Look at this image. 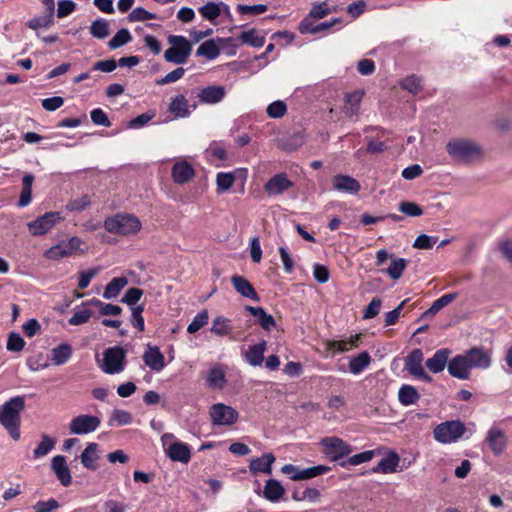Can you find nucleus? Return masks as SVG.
Returning a JSON list of instances; mask_svg holds the SVG:
<instances>
[{"label":"nucleus","mask_w":512,"mask_h":512,"mask_svg":"<svg viewBox=\"0 0 512 512\" xmlns=\"http://www.w3.org/2000/svg\"><path fill=\"white\" fill-rule=\"evenodd\" d=\"M24 408L25 400L22 396L12 397L0 406V423L16 441L20 439V413Z\"/></svg>","instance_id":"nucleus-1"},{"label":"nucleus","mask_w":512,"mask_h":512,"mask_svg":"<svg viewBox=\"0 0 512 512\" xmlns=\"http://www.w3.org/2000/svg\"><path fill=\"white\" fill-rule=\"evenodd\" d=\"M141 227V221L128 213H119L107 217L104 221V228L107 232L122 236L135 235L141 230Z\"/></svg>","instance_id":"nucleus-2"},{"label":"nucleus","mask_w":512,"mask_h":512,"mask_svg":"<svg viewBox=\"0 0 512 512\" xmlns=\"http://www.w3.org/2000/svg\"><path fill=\"white\" fill-rule=\"evenodd\" d=\"M87 250L88 246L85 242L80 237L73 236L47 249L44 256L50 260H60L77 254H85Z\"/></svg>","instance_id":"nucleus-3"},{"label":"nucleus","mask_w":512,"mask_h":512,"mask_svg":"<svg viewBox=\"0 0 512 512\" xmlns=\"http://www.w3.org/2000/svg\"><path fill=\"white\" fill-rule=\"evenodd\" d=\"M482 156V149L468 140L457 139L450 142V158L453 161L470 163L481 159Z\"/></svg>","instance_id":"nucleus-4"},{"label":"nucleus","mask_w":512,"mask_h":512,"mask_svg":"<svg viewBox=\"0 0 512 512\" xmlns=\"http://www.w3.org/2000/svg\"><path fill=\"white\" fill-rule=\"evenodd\" d=\"M170 48L164 52V59L174 64H184L192 52V44L184 37L169 35Z\"/></svg>","instance_id":"nucleus-5"},{"label":"nucleus","mask_w":512,"mask_h":512,"mask_svg":"<svg viewBox=\"0 0 512 512\" xmlns=\"http://www.w3.org/2000/svg\"><path fill=\"white\" fill-rule=\"evenodd\" d=\"M484 443L493 455L500 456L508 446V436L498 424L494 423L487 430Z\"/></svg>","instance_id":"nucleus-6"},{"label":"nucleus","mask_w":512,"mask_h":512,"mask_svg":"<svg viewBox=\"0 0 512 512\" xmlns=\"http://www.w3.org/2000/svg\"><path fill=\"white\" fill-rule=\"evenodd\" d=\"M209 415L212 425L230 426L237 422L239 414L231 406L216 403L210 407Z\"/></svg>","instance_id":"nucleus-7"},{"label":"nucleus","mask_w":512,"mask_h":512,"mask_svg":"<svg viewBox=\"0 0 512 512\" xmlns=\"http://www.w3.org/2000/svg\"><path fill=\"white\" fill-rule=\"evenodd\" d=\"M125 351L121 347H112L103 354V362L100 365L106 374H117L123 371Z\"/></svg>","instance_id":"nucleus-8"},{"label":"nucleus","mask_w":512,"mask_h":512,"mask_svg":"<svg viewBox=\"0 0 512 512\" xmlns=\"http://www.w3.org/2000/svg\"><path fill=\"white\" fill-rule=\"evenodd\" d=\"M64 220L60 212H47L27 224L30 233L34 236L49 232L54 226Z\"/></svg>","instance_id":"nucleus-9"},{"label":"nucleus","mask_w":512,"mask_h":512,"mask_svg":"<svg viewBox=\"0 0 512 512\" xmlns=\"http://www.w3.org/2000/svg\"><path fill=\"white\" fill-rule=\"evenodd\" d=\"M320 444L331 461H338L352 452V448L338 437H325Z\"/></svg>","instance_id":"nucleus-10"},{"label":"nucleus","mask_w":512,"mask_h":512,"mask_svg":"<svg viewBox=\"0 0 512 512\" xmlns=\"http://www.w3.org/2000/svg\"><path fill=\"white\" fill-rule=\"evenodd\" d=\"M100 423V418L97 416L81 414L71 420L69 430L74 435L89 434L97 430Z\"/></svg>","instance_id":"nucleus-11"},{"label":"nucleus","mask_w":512,"mask_h":512,"mask_svg":"<svg viewBox=\"0 0 512 512\" xmlns=\"http://www.w3.org/2000/svg\"><path fill=\"white\" fill-rule=\"evenodd\" d=\"M424 354L421 349H414L405 360L406 370L414 377L420 378L425 381H430V376L425 372L422 362Z\"/></svg>","instance_id":"nucleus-12"},{"label":"nucleus","mask_w":512,"mask_h":512,"mask_svg":"<svg viewBox=\"0 0 512 512\" xmlns=\"http://www.w3.org/2000/svg\"><path fill=\"white\" fill-rule=\"evenodd\" d=\"M293 186L285 173H279L270 178L264 185V190L269 196H278Z\"/></svg>","instance_id":"nucleus-13"},{"label":"nucleus","mask_w":512,"mask_h":512,"mask_svg":"<svg viewBox=\"0 0 512 512\" xmlns=\"http://www.w3.org/2000/svg\"><path fill=\"white\" fill-rule=\"evenodd\" d=\"M332 185L335 190L348 194H357L361 189L360 183L355 178L343 174L333 176Z\"/></svg>","instance_id":"nucleus-14"},{"label":"nucleus","mask_w":512,"mask_h":512,"mask_svg":"<svg viewBox=\"0 0 512 512\" xmlns=\"http://www.w3.org/2000/svg\"><path fill=\"white\" fill-rule=\"evenodd\" d=\"M144 363L153 371L159 372L165 367V357L157 346L147 345L143 354Z\"/></svg>","instance_id":"nucleus-15"},{"label":"nucleus","mask_w":512,"mask_h":512,"mask_svg":"<svg viewBox=\"0 0 512 512\" xmlns=\"http://www.w3.org/2000/svg\"><path fill=\"white\" fill-rule=\"evenodd\" d=\"M471 368L488 369L491 366V353L483 348H472L465 353Z\"/></svg>","instance_id":"nucleus-16"},{"label":"nucleus","mask_w":512,"mask_h":512,"mask_svg":"<svg viewBox=\"0 0 512 512\" xmlns=\"http://www.w3.org/2000/svg\"><path fill=\"white\" fill-rule=\"evenodd\" d=\"M51 468L63 486L67 487L71 484L72 477L64 456H54L51 461Z\"/></svg>","instance_id":"nucleus-17"},{"label":"nucleus","mask_w":512,"mask_h":512,"mask_svg":"<svg viewBox=\"0 0 512 512\" xmlns=\"http://www.w3.org/2000/svg\"><path fill=\"white\" fill-rule=\"evenodd\" d=\"M471 366L465 354L458 355L450 360V375L459 379H468Z\"/></svg>","instance_id":"nucleus-18"},{"label":"nucleus","mask_w":512,"mask_h":512,"mask_svg":"<svg viewBox=\"0 0 512 512\" xmlns=\"http://www.w3.org/2000/svg\"><path fill=\"white\" fill-rule=\"evenodd\" d=\"M201 16L209 21H214L218 18L221 13L230 15V9L228 5L223 2H207L205 5L199 8Z\"/></svg>","instance_id":"nucleus-19"},{"label":"nucleus","mask_w":512,"mask_h":512,"mask_svg":"<svg viewBox=\"0 0 512 512\" xmlns=\"http://www.w3.org/2000/svg\"><path fill=\"white\" fill-rule=\"evenodd\" d=\"M194 176V169L186 161L176 162L172 169V178L175 183L183 184L191 180Z\"/></svg>","instance_id":"nucleus-20"},{"label":"nucleus","mask_w":512,"mask_h":512,"mask_svg":"<svg viewBox=\"0 0 512 512\" xmlns=\"http://www.w3.org/2000/svg\"><path fill=\"white\" fill-rule=\"evenodd\" d=\"M225 88L223 86H207L201 90L198 97L200 102L205 104L219 103L225 96Z\"/></svg>","instance_id":"nucleus-21"},{"label":"nucleus","mask_w":512,"mask_h":512,"mask_svg":"<svg viewBox=\"0 0 512 512\" xmlns=\"http://www.w3.org/2000/svg\"><path fill=\"white\" fill-rule=\"evenodd\" d=\"M231 282L235 290L243 297H247L255 301L259 300L258 294L246 278L234 275L231 278Z\"/></svg>","instance_id":"nucleus-22"},{"label":"nucleus","mask_w":512,"mask_h":512,"mask_svg":"<svg viewBox=\"0 0 512 512\" xmlns=\"http://www.w3.org/2000/svg\"><path fill=\"white\" fill-rule=\"evenodd\" d=\"M99 459V446L97 443H89L80 455L82 465L90 470L97 469Z\"/></svg>","instance_id":"nucleus-23"},{"label":"nucleus","mask_w":512,"mask_h":512,"mask_svg":"<svg viewBox=\"0 0 512 512\" xmlns=\"http://www.w3.org/2000/svg\"><path fill=\"white\" fill-rule=\"evenodd\" d=\"M472 428H467L460 420H450V442H457L462 438H470L474 433V424Z\"/></svg>","instance_id":"nucleus-24"},{"label":"nucleus","mask_w":512,"mask_h":512,"mask_svg":"<svg viewBox=\"0 0 512 512\" xmlns=\"http://www.w3.org/2000/svg\"><path fill=\"white\" fill-rule=\"evenodd\" d=\"M167 455L171 460L182 463H187L191 456L189 447L181 442H175L169 445Z\"/></svg>","instance_id":"nucleus-25"},{"label":"nucleus","mask_w":512,"mask_h":512,"mask_svg":"<svg viewBox=\"0 0 512 512\" xmlns=\"http://www.w3.org/2000/svg\"><path fill=\"white\" fill-rule=\"evenodd\" d=\"M246 310L257 318V323L264 330L270 331L275 327L276 323L273 316L266 313V311L262 307L246 306Z\"/></svg>","instance_id":"nucleus-26"},{"label":"nucleus","mask_w":512,"mask_h":512,"mask_svg":"<svg viewBox=\"0 0 512 512\" xmlns=\"http://www.w3.org/2000/svg\"><path fill=\"white\" fill-rule=\"evenodd\" d=\"M448 362V349H440L436 351L433 357L426 361V367L432 373L441 372Z\"/></svg>","instance_id":"nucleus-27"},{"label":"nucleus","mask_w":512,"mask_h":512,"mask_svg":"<svg viewBox=\"0 0 512 512\" xmlns=\"http://www.w3.org/2000/svg\"><path fill=\"white\" fill-rule=\"evenodd\" d=\"M206 381L209 388L222 390L226 385L225 371L220 366L211 368Z\"/></svg>","instance_id":"nucleus-28"},{"label":"nucleus","mask_w":512,"mask_h":512,"mask_svg":"<svg viewBox=\"0 0 512 512\" xmlns=\"http://www.w3.org/2000/svg\"><path fill=\"white\" fill-rule=\"evenodd\" d=\"M275 461V457L271 453L263 454L261 457L253 459L250 462V470L254 473L262 472L266 474L271 473V466Z\"/></svg>","instance_id":"nucleus-29"},{"label":"nucleus","mask_w":512,"mask_h":512,"mask_svg":"<svg viewBox=\"0 0 512 512\" xmlns=\"http://www.w3.org/2000/svg\"><path fill=\"white\" fill-rule=\"evenodd\" d=\"M363 95L364 92L360 90L345 95L344 113L347 116L352 117L357 114Z\"/></svg>","instance_id":"nucleus-30"},{"label":"nucleus","mask_w":512,"mask_h":512,"mask_svg":"<svg viewBox=\"0 0 512 512\" xmlns=\"http://www.w3.org/2000/svg\"><path fill=\"white\" fill-rule=\"evenodd\" d=\"M266 350V342L262 341L261 343L250 346L245 354V358L247 362L252 366L261 365L264 360V353Z\"/></svg>","instance_id":"nucleus-31"},{"label":"nucleus","mask_w":512,"mask_h":512,"mask_svg":"<svg viewBox=\"0 0 512 512\" xmlns=\"http://www.w3.org/2000/svg\"><path fill=\"white\" fill-rule=\"evenodd\" d=\"M128 285V279L126 277L113 278L105 287L103 297L107 300L115 299L121 292V290Z\"/></svg>","instance_id":"nucleus-32"},{"label":"nucleus","mask_w":512,"mask_h":512,"mask_svg":"<svg viewBox=\"0 0 512 512\" xmlns=\"http://www.w3.org/2000/svg\"><path fill=\"white\" fill-rule=\"evenodd\" d=\"M263 493L267 500L276 502L284 495L285 489L277 480L269 479L265 484Z\"/></svg>","instance_id":"nucleus-33"},{"label":"nucleus","mask_w":512,"mask_h":512,"mask_svg":"<svg viewBox=\"0 0 512 512\" xmlns=\"http://www.w3.org/2000/svg\"><path fill=\"white\" fill-rule=\"evenodd\" d=\"M72 356V347L63 343L51 350V358L55 365L65 364Z\"/></svg>","instance_id":"nucleus-34"},{"label":"nucleus","mask_w":512,"mask_h":512,"mask_svg":"<svg viewBox=\"0 0 512 512\" xmlns=\"http://www.w3.org/2000/svg\"><path fill=\"white\" fill-rule=\"evenodd\" d=\"M169 110L175 117H186L189 115V104L183 95L172 99Z\"/></svg>","instance_id":"nucleus-35"},{"label":"nucleus","mask_w":512,"mask_h":512,"mask_svg":"<svg viewBox=\"0 0 512 512\" xmlns=\"http://www.w3.org/2000/svg\"><path fill=\"white\" fill-rule=\"evenodd\" d=\"M360 335H352L349 338L345 340H339V341H329L327 343V347L329 349L337 350L338 352H347L354 347H357L358 341H359Z\"/></svg>","instance_id":"nucleus-36"},{"label":"nucleus","mask_w":512,"mask_h":512,"mask_svg":"<svg viewBox=\"0 0 512 512\" xmlns=\"http://www.w3.org/2000/svg\"><path fill=\"white\" fill-rule=\"evenodd\" d=\"M196 54L209 60L215 59L220 54V48L214 39L203 42L197 49Z\"/></svg>","instance_id":"nucleus-37"},{"label":"nucleus","mask_w":512,"mask_h":512,"mask_svg":"<svg viewBox=\"0 0 512 512\" xmlns=\"http://www.w3.org/2000/svg\"><path fill=\"white\" fill-rule=\"evenodd\" d=\"M132 422V415L130 412L122 409H114L109 417L108 426H124Z\"/></svg>","instance_id":"nucleus-38"},{"label":"nucleus","mask_w":512,"mask_h":512,"mask_svg":"<svg viewBox=\"0 0 512 512\" xmlns=\"http://www.w3.org/2000/svg\"><path fill=\"white\" fill-rule=\"evenodd\" d=\"M371 362V357L368 352H362L356 357H353L349 362V369L352 374H359L362 372Z\"/></svg>","instance_id":"nucleus-39"},{"label":"nucleus","mask_w":512,"mask_h":512,"mask_svg":"<svg viewBox=\"0 0 512 512\" xmlns=\"http://www.w3.org/2000/svg\"><path fill=\"white\" fill-rule=\"evenodd\" d=\"M330 471V467L325 465H317L305 469H301V472L294 476V481H302L312 479L314 477L323 475Z\"/></svg>","instance_id":"nucleus-40"},{"label":"nucleus","mask_w":512,"mask_h":512,"mask_svg":"<svg viewBox=\"0 0 512 512\" xmlns=\"http://www.w3.org/2000/svg\"><path fill=\"white\" fill-rule=\"evenodd\" d=\"M399 456L395 452H390L385 458L381 459L378 463L376 471L383 473H393L396 471V467L399 464Z\"/></svg>","instance_id":"nucleus-41"},{"label":"nucleus","mask_w":512,"mask_h":512,"mask_svg":"<svg viewBox=\"0 0 512 512\" xmlns=\"http://www.w3.org/2000/svg\"><path fill=\"white\" fill-rule=\"evenodd\" d=\"M398 398L401 404L408 406L419 399V394L413 386L404 385L399 389Z\"/></svg>","instance_id":"nucleus-42"},{"label":"nucleus","mask_w":512,"mask_h":512,"mask_svg":"<svg viewBox=\"0 0 512 512\" xmlns=\"http://www.w3.org/2000/svg\"><path fill=\"white\" fill-rule=\"evenodd\" d=\"M211 332L218 336H228L232 332V327L230 325V320L218 316L212 322Z\"/></svg>","instance_id":"nucleus-43"},{"label":"nucleus","mask_w":512,"mask_h":512,"mask_svg":"<svg viewBox=\"0 0 512 512\" xmlns=\"http://www.w3.org/2000/svg\"><path fill=\"white\" fill-rule=\"evenodd\" d=\"M89 31L91 35L97 39H104L106 38L110 31H109V23L105 19H97L89 27Z\"/></svg>","instance_id":"nucleus-44"},{"label":"nucleus","mask_w":512,"mask_h":512,"mask_svg":"<svg viewBox=\"0 0 512 512\" xmlns=\"http://www.w3.org/2000/svg\"><path fill=\"white\" fill-rule=\"evenodd\" d=\"M239 39L252 47L260 48L265 43V38L257 34L256 29L244 31L239 35Z\"/></svg>","instance_id":"nucleus-45"},{"label":"nucleus","mask_w":512,"mask_h":512,"mask_svg":"<svg viewBox=\"0 0 512 512\" xmlns=\"http://www.w3.org/2000/svg\"><path fill=\"white\" fill-rule=\"evenodd\" d=\"M132 39V36L128 29H120L113 38L108 42V46L110 49H117L125 44L129 43Z\"/></svg>","instance_id":"nucleus-46"},{"label":"nucleus","mask_w":512,"mask_h":512,"mask_svg":"<svg viewBox=\"0 0 512 512\" xmlns=\"http://www.w3.org/2000/svg\"><path fill=\"white\" fill-rule=\"evenodd\" d=\"M235 182V176L232 172H220L216 176L217 189L220 192L228 191Z\"/></svg>","instance_id":"nucleus-47"},{"label":"nucleus","mask_w":512,"mask_h":512,"mask_svg":"<svg viewBox=\"0 0 512 512\" xmlns=\"http://www.w3.org/2000/svg\"><path fill=\"white\" fill-rule=\"evenodd\" d=\"M55 446V442L47 435H43L41 442L34 449L33 454L35 458H40L47 455Z\"/></svg>","instance_id":"nucleus-48"},{"label":"nucleus","mask_w":512,"mask_h":512,"mask_svg":"<svg viewBox=\"0 0 512 512\" xmlns=\"http://www.w3.org/2000/svg\"><path fill=\"white\" fill-rule=\"evenodd\" d=\"M400 86L407 90L409 93L415 95L417 94L422 86H421V79L415 75H410L404 79L401 80Z\"/></svg>","instance_id":"nucleus-49"},{"label":"nucleus","mask_w":512,"mask_h":512,"mask_svg":"<svg viewBox=\"0 0 512 512\" xmlns=\"http://www.w3.org/2000/svg\"><path fill=\"white\" fill-rule=\"evenodd\" d=\"M208 319V312L206 310L201 311L193 318L192 322L188 325L187 331L191 334L196 333L208 323Z\"/></svg>","instance_id":"nucleus-50"},{"label":"nucleus","mask_w":512,"mask_h":512,"mask_svg":"<svg viewBox=\"0 0 512 512\" xmlns=\"http://www.w3.org/2000/svg\"><path fill=\"white\" fill-rule=\"evenodd\" d=\"M406 267V261L403 258H398L392 260L390 266L386 269V273L392 279H398L401 277L404 269Z\"/></svg>","instance_id":"nucleus-51"},{"label":"nucleus","mask_w":512,"mask_h":512,"mask_svg":"<svg viewBox=\"0 0 512 512\" xmlns=\"http://www.w3.org/2000/svg\"><path fill=\"white\" fill-rule=\"evenodd\" d=\"M101 271L100 267L90 268L79 273L78 287L85 289L89 286L91 280Z\"/></svg>","instance_id":"nucleus-52"},{"label":"nucleus","mask_w":512,"mask_h":512,"mask_svg":"<svg viewBox=\"0 0 512 512\" xmlns=\"http://www.w3.org/2000/svg\"><path fill=\"white\" fill-rule=\"evenodd\" d=\"M91 316L92 312L89 309L82 308L74 312L68 323L73 326L82 325L87 323Z\"/></svg>","instance_id":"nucleus-53"},{"label":"nucleus","mask_w":512,"mask_h":512,"mask_svg":"<svg viewBox=\"0 0 512 512\" xmlns=\"http://www.w3.org/2000/svg\"><path fill=\"white\" fill-rule=\"evenodd\" d=\"M399 211L410 217H417L423 214V210L414 202L403 201L399 204Z\"/></svg>","instance_id":"nucleus-54"},{"label":"nucleus","mask_w":512,"mask_h":512,"mask_svg":"<svg viewBox=\"0 0 512 512\" xmlns=\"http://www.w3.org/2000/svg\"><path fill=\"white\" fill-rule=\"evenodd\" d=\"M25 346V340L18 333H11L6 348L11 352H20Z\"/></svg>","instance_id":"nucleus-55"},{"label":"nucleus","mask_w":512,"mask_h":512,"mask_svg":"<svg viewBox=\"0 0 512 512\" xmlns=\"http://www.w3.org/2000/svg\"><path fill=\"white\" fill-rule=\"evenodd\" d=\"M156 15L145 10L142 7H137L129 14L128 19L130 22L146 21L155 19Z\"/></svg>","instance_id":"nucleus-56"},{"label":"nucleus","mask_w":512,"mask_h":512,"mask_svg":"<svg viewBox=\"0 0 512 512\" xmlns=\"http://www.w3.org/2000/svg\"><path fill=\"white\" fill-rule=\"evenodd\" d=\"M185 74V69L182 67H178L175 70L171 71L170 73L166 74L164 77L157 79L156 84L157 85H166L169 83H174L181 79Z\"/></svg>","instance_id":"nucleus-57"},{"label":"nucleus","mask_w":512,"mask_h":512,"mask_svg":"<svg viewBox=\"0 0 512 512\" xmlns=\"http://www.w3.org/2000/svg\"><path fill=\"white\" fill-rule=\"evenodd\" d=\"M91 204L90 197L88 195H82L79 198L71 200L67 205L66 209L69 211H82Z\"/></svg>","instance_id":"nucleus-58"},{"label":"nucleus","mask_w":512,"mask_h":512,"mask_svg":"<svg viewBox=\"0 0 512 512\" xmlns=\"http://www.w3.org/2000/svg\"><path fill=\"white\" fill-rule=\"evenodd\" d=\"M374 456V452L371 450L364 451L351 456L346 462L341 463V466H345L346 463L356 466L365 462L370 461Z\"/></svg>","instance_id":"nucleus-59"},{"label":"nucleus","mask_w":512,"mask_h":512,"mask_svg":"<svg viewBox=\"0 0 512 512\" xmlns=\"http://www.w3.org/2000/svg\"><path fill=\"white\" fill-rule=\"evenodd\" d=\"M60 507L58 501L54 498H51L47 501H38L33 509L35 512H54Z\"/></svg>","instance_id":"nucleus-60"},{"label":"nucleus","mask_w":512,"mask_h":512,"mask_svg":"<svg viewBox=\"0 0 512 512\" xmlns=\"http://www.w3.org/2000/svg\"><path fill=\"white\" fill-rule=\"evenodd\" d=\"M332 26L331 23H321L316 26H311L308 22V20H303L300 23L299 30L302 34L310 33V34H316L324 29H328Z\"/></svg>","instance_id":"nucleus-61"},{"label":"nucleus","mask_w":512,"mask_h":512,"mask_svg":"<svg viewBox=\"0 0 512 512\" xmlns=\"http://www.w3.org/2000/svg\"><path fill=\"white\" fill-rule=\"evenodd\" d=\"M90 116H91L92 122L94 124H96V125H101V126H104V127H110L111 126V122L109 121L107 115L100 108L92 110L90 112Z\"/></svg>","instance_id":"nucleus-62"},{"label":"nucleus","mask_w":512,"mask_h":512,"mask_svg":"<svg viewBox=\"0 0 512 512\" xmlns=\"http://www.w3.org/2000/svg\"><path fill=\"white\" fill-rule=\"evenodd\" d=\"M143 295V291L139 288H130L126 291L125 295L121 299L123 303L128 305L136 304Z\"/></svg>","instance_id":"nucleus-63"},{"label":"nucleus","mask_w":512,"mask_h":512,"mask_svg":"<svg viewBox=\"0 0 512 512\" xmlns=\"http://www.w3.org/2000/svg\"><path fill=\"white\" fill-rule=\"evenodd\" d=\"M286 112V105L282 101H275L267 107V113L272 118H280Z\"/></svg>","instance_id":"nucleus-64"}]
</instances>
